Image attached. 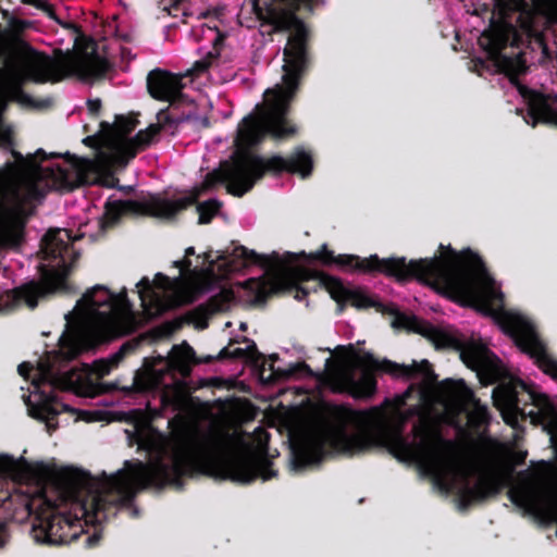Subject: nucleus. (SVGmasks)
Here are the masks:
<instances>
[{
	"mask_svg": "<svg viewBox=\"0 0 557 557\" xmlns=\"http://www.w3.org/2000/svg\"><path fill=\"white\" fill-rule=\"evenodd\" d=\"M339 350L335 360L326 359L322 374V381L335 392L370 396L375 389L372 370L418 383L382 407L366 411L332 407L321 423L292 437L294 470L318 463L332 451H359L381 438L398 457L417 461L446 492L472 500L502 490L510 473L484 475L470 486L469 466L459 456L455 443L441 435V423L461 428L460 414L478 432L488 421L487 407L473 397L462 381L433 386L435 375L426 360L406 366L377 361L352 348Z\"/></svg>",
	"mask_w": 557,
	"mask_h": 557,
	"instance_id": "obj_1",
	"label": "nucleus"
},
{
	"mask_svg": "<svg viewBox=\"0 0 557 557\" xmlns=\"http://www.w3.org/2000/svg\"><path fill=\"white\" fill-rule=\"evenodd\" d=\"M267 432L252 434L211 423L206 428L184 422L170 438L152 433L140 446L149 451V461H126L114 474L91 476L76 469H62L52 480L35 487L26 503L37 517L35 537L49 544H69L87 524L106 519L107 507L129 502L147 485L173 482L193 470L220 468L225 476L249 483L260 476L275 475L264 459Z\"/></svg>",
	"mask_w": 557,
	"mask_h": 557,
	"instance_id": "obj_2",
	"label": "nucleus"
},
{
	"mask_svg": "<svg viewBox=\"0 0 557 557\" xmlns=\"http://www.w3.org/2000/svg\"><path fill=\"white\" fill-rule=\"evenodd\" d=\"M311 1L251 0L252 10L259 21L271 25L273 30H290L292 34L284 49L282 83L267 89L263 102L257 104L253 112L239 123L235 138L236 150L232 160L222 164L219 173L209 174L201 186L196 187L188 196L176 200L148 195L138 200L109 201L102 218L97 221L101 231L112 226L126 213L170 218L193 203L205 189L218 181L225 183L228 193L242 196L253 186L265 170L288 171L302 177L311 173L312 159L304 149H297L288 158L275 156L267 161L247 151L259 144L267 133L274 138H286L296 133L286 114L306 63L307 29L294 15V10L300 2Z\"/></svg>",
	"mask_w": 557,
	"mask_h": 557,
	"instance_id": "obj_3",
	"label": "nucleus"
},
{
	"mask_svg": "<svg viewBox=\"0 0 557 557\" xmlns=\"http://www.w3.org/2000/svg\"><path fill=\"white\" fill-rule=\"evenodd\" d=\"M65 320L59 350L48 352L36 367L29 362L18 366L22 376L32 377L33 391L25 399L28 412L33 418L44 421L48 432L58 428L55 419L61 412L76 413L52 396V389L95 391L97 381L117 367L131 346L123 345L119 351L107 359L95 361L92 366L84 363L81 368L65 371L64 363L102 341L131 333L138 324L125 289L113 294L103 285L89 288L75 308L65 314Z\"/></svg>",
	"mask_w": 557,
	"mask_h": 557,
	"instance_id": "obj_4",
	"label": "nucleus"
},
{
	"mask_svg": "<svg viewBox=\"0 0 557 557\" xmlns=\"http://www.w3.org/2000/svg\"><path fill=\"white\" fill-rule=\"evenodd\" d=\"M205 260L209 263L205 271H193L191 276L183 278V274L189 270L190 261H175L180 269V276L170 278L161 273L154 276L152 282L143 277L137 284L141 306L148 318L156 317L163 311L196 299V294L201 290V284L215 282L226 277L230 273L240 271L251 265H258L264 274L258 278H250L237 283L238 294L247 301L259 302L268 295L280 290L284 284V260L277 252L270 255L257 253L244 246H236L232 251L205 253Z\"/></svg>",
	"mask_w": 557,
	"mask_h": 557,
	"instance_id": "obj_5",
	"label": "nucleus"
},
{
	"mask_svg": "<svg viewBox=\"0 0 557 557\" xmlns=\"http://www.w3.org/2000/svg\"><path fill=\"white\" fill-rule=\"evenodd\" d=\"M440 248L438 257L410 262L405 258L360 259L352 255L339 256L336 262L362 272H384L397 280L417 277L456 302L486 314L497 313L503 308V293L480 257L470 250L456 252L443 245Z\"/></svg>",
	"mask_w": 557,
	"mask_h": 557,
	"instance_id": "obj_6",
	"label": "nucleus"
},
{
	"mask_svg": "<svg viewBox=\"0 0 557 557\" xmlns=\"http://www.w3.org/2000/svg\"><path fill=\"white\" fill-rule=\"evenodd\" d=\"M495 8L492 26L480 37V46L527 102L532 125L539 121L557 123V97L544 96L520 85L517 77L527 69L522 52L508 54L502 51L508 45L518 47L530 38L542 44L543 32L557 24V0H495Z\"/></svg>",
	"mask_w": 557,
	"mask_h": 557,
	"instance_id": "obj_7",
	"label": "nucleus"
},
{
	"mask_svg": "<svg viewBox=\"0 0 557 557\" xmlns=\"http://www.w3.org/2000/svg\"><path fill=\"white\" fill-rule=\"evenodd\" d=\"M3 65L0 69V110L9 101L24 108H41L48 101H37L23 91L27 83H55L74 76L83 82L98 79L110 70L107 58L92 40H81L73 51L59 52L55 58L39 53L22 40L0 42Z\"/></svg>",
	"mask_w": 557,
	"mask_h": 557,
	"instance_id": "obj_8",
	"label": "nucleus"
},
{
	"mask_svg": "<svg viewBox=\"0 0 557 557\" xmlns=\"http://www.w3.org/2000/svg\"><path fill=\"white\" fill-rule=\"evenodd\" d=\"M400 323L429 338L437 348H454L461 360L476 372L483 384L500 381L493 391L495 406L511 425L518 417H530L532 423L550 424L556 420L554 405L547 396L527 389L521 382L507 381L506 369L485 344L474 337L466 338L448 327L434 326L414 317H401Z\"/></svg>",
	"mask_w": 557,
	"mask_h": 557,
	"instance_id": "obj_9",
	"label": "nucleus"
},
{
	"mask_svg": "<svg viewBox=\"0 0 557 557\" xmlns=\"http://www.w3.org/2000/svg\"><path fill=\"white\" fill-rule=\"evenodd\" d=\"M84 233L72 236L65 228L49 230L41 242V284L29 283L21 288L13 287L11 272L0 268V313L13 309L21 302L35 308L39 297L46 293L65 287V277L76 258V251L71 245L84 237Z\"/></svg>",
	"mask_w": 557,
	"mask_h": 557,
	"instance_id": "obj_10",
	"label": "nucleus"
},
{
	"mask_svg": "<svg viewBox=\"0 0 557 557\" xmlns=\"http://www.w3.org/2000/svg\"><path fill=\"white\" fill-rule=\"evenodd\" d=\"M193 358L194 350L190 346H174L166 358L159 356L151 361H146L143 369L136 372L133 388L138 392L161 388L160 399L163 407H171L178 412L186 410L188 395L175 379L174 372L188 374Z\"/></svg>",
	"mask_w": 557,
	"mask_h": 557,
	"instance_id": "obj_11",
	"label": "nucleus"
},
{
	"mask_svg": "<svg viewBox=\"0 0 557 557\" xmlns=\"http://www.w3.org/2000/svg\"><path fill=\"white\" fill-rule=\"evenodd\" d=\"M147 85L150 95L158 100L175 102L182 96L181 77L169 72H150Z\"/></svg>",
	"mask_w": 557,
	"mask_h": 557,
	"instance_id": "obj_12",
	"label": "nucleus"
},
{
	"mask_svg": "<svg viewBox=\"0 0 557 557\" xmlns=\"http://www.w3.org/2000/svg\"><path fill=\"white\" fill-rule=\"evenodd\" d=\"M325 288L336 301L349 302L356 308L375 307L376 300L360 289L347 288L339 280L331 276L323 278Z\"/></svg>",
	"mask_w": 557,
	"mask_h": 557,
	"instance_id": "obj_13",
	"label": "nucleus"
},
{
	"mask_svg": "<svg viewBox=\"0 0 557 557\" xmlns=\"http://www.w3.org/2000/svg\"><path fill=\"white\" fill-rule=\"evenodd\" d=\"M193 35L197 39H202V40L211 44L213 46L214 52L209 51L206 59L196 61L194 67L191 70H189L187 72V74L196 75L206 70L213 71L214 70L213 62L215 61L216 54H218L216 46L223 38L222 34L219 32V29L216 28L215 25L211 26V25L200 24L199 26H197L193 29Z\"/></svg>",
	"mask_w": 557,
	"mask_h": 557,
	"instance_id": "obj_14",
	"label": "nucleus"
},
{
	"mask_svg": "<svg viewBox=\"0 0 557 557\" xmlns=\"http://www.w3.org/2000/svg\"><path fill=\"white\" fill-rule=\"evenodd\" d=\"M219 208L220 203L214 199L200 203L197 208L199 213V223L210 222L212 216L219 211Z\"/></svg>",
	"mask_w": 557,
	"mask_h": 557,
	"instance_id": "obj_15",
	"label": "nucleus"
},
{
	"mask_svg": "<svg viewBox=\"0 0 557 557\" xmlns=\"http://www.w3.org/2000/svg\"><path fill=\"white\" fill-rule=\"evenodd\" d=\"M289 374L311 375L312 372L306 363H298L290 368Z\"/></svg>",
	"mask_w": 557,
	"mask_h": 557,
	"instance_id": "obj_16",
	"label": "nucleus"
},
{
	"mask_svg": "<svg viewBox=\"0 0 557 557\" xmlns=\"http://www.w3.org/2000/svg\"><path fill=\"white\" fill-rule=\"evenodd\" d=\"M100 536V531L98 529H95L94 533L87 536L86 542L89 546H92L96 543H98Z\"/></svg>",
	"mask_w": 557,
	"mask_h": 557,
	"instance_id": "obj_17",
	"label": "nucleus"
},
{
	"mask_svg": "<svg viewBox=\"0 0 557 557\" xmlns=\"http://www.w3.org/2000/svg\"><path fill=\"white\" fill-rule=\"evenodd\" d=\"M319 257L323 259V261L329 262L331 260V252L326 251L324 248L323 251L319 253Z\"/></svg>",
	"mask_w": 557,
	"mask_h": 557,
	"instance_id": "obj_18",
	"label": "nucleus"
},
{
	"mask_svg": "<svg viewBox=\"0 0 557 557\" xmlns=\"http://www.w3.org/2000/svg\"><path fill=\"white\" fill-rule=\"evenodd\" d=\"M79 419H83V420H86V421H90L91 420L88 412H79V413H77V417L75 418V420H79Z\"/></svg>",
	"mask_w": 557,
	"mask_h": 557,
	"instance_id": "obj_19",
	"label": "nucleus"
},
{
	"mask_svg": "<svg viewBox=\"0 0 557 557\" xmlns=\"http://www.w3.org/2000/svg\"><path fill=\"white\" fill-rule=\"evenodd\" d=\"M88 104H89V109H90L91 111L96 112V111H97V109L99 108V104H100V103H99V101H90Z\"/></svg>",
	"mask_w": 557,
	"mask_h": 557,
	"instance_id": "obj_20",
	"label": "nucleus"
},
{
	"mask_svg": "<svg viewBox=\"0 0 557 557\" xmlns=\"http://www.w3.org/2000/svg\"><path fill=\"white\" fill-rule=\"evenodd\" d=\"M305 296H306V293L304 290H299V289L296 290V294H295L296 299L301 300L305 298Z\"/></svg>",
	"mask_w": 557,
	"mask_h": 557,
	"instance_id": "obj_21",
	"label": "nucleus"
},
{
	"mask_svg": "<svg viewBox=\"0 0 557 557\" xmlns=\"http://www.w3.org/2000/svg\"><path fill=\"white\" fill-rule=\"evenodd\" d=\"M194 253H195V250H194L193 247L187 248L186 251H185L186 257L191 256Z\"/></svg>",
	"mask_w": 557,
	"mask_h": 557,
	"instance_id": "obj_22",
	"label": "nucleus"
},
{
	"mask_svg": "<svg viewBox=\"0 0 557 557\" xmlns=\"http://www.w3.org/2000/svg\"><path fill=\"white\" fill-rule=\"evenodd\" d=\"M183 1H184V0H171L172 4H173L174 7L180 5Z\"/></svg>",
	"mask_w": 557,
	"mask_h": 557,
	"instance_id": "obj_23",
	"label": "nucleus"
},
{
	"mask_svg": "<svg viewBox=\"0 0 557 557\" xmlns=\"http://www.w3.org/2000/svg\"><path fill=\"white\" fill-rule=\"evenodd\" d=\"M13 40L14 39H10L9 40V39H4V38L0 37V42H10V41H13ZM2 55H3V53H0V57H2Z\"/></svg>",
	"mask_w": 557,
	"mask_h": 557,
	"instance_id": "obj_24",
	"label": "nucleus"
}]
</instances>
